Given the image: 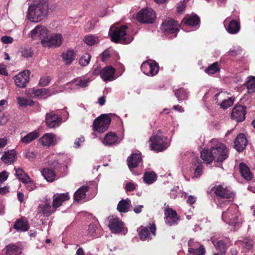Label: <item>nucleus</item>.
<instances>
[{
  "label": "nucleus",
  "instance_id": "31",
  "mask_svg": "<svg viewBox=\"0 0 255 255\" xmlns=\"http://www.w3.org/2000/svg\"><path fill=\"white\" fill-rule=\"evenodd\" d=\"M118 139V137L115 133L110 132L106 135L103 142L105 145H112L117 142Z\"/></svg>",
  "mask_w": 255,
  "mask_h": 255
},
{
  "label": "nucleus",
  "instance_id": "15",
  "mask_svg": "<svg viewBox=\"0 0 255 255\" xmlns=\"http://www.w3.org/2000/svg\"><path fill=\"white\" fill-rule=\"evenodd\" d=\"M30 71H23L14 77V82L16 86L20 88L26 87V84L29 80Z\"/></svg>",
  "mask_w": 255,
  "mask_h": 255
},
{
  "label": "nucleus",
  "instance_id": "58",
  "mask_svg": "<svg viewBox=\"0 0 255 255\" xmlns=\"http://www.w3.org/2000/svg\"><path fill=\"white\" fill-rule=\"evenodd\" d=\"M135 188V185L133 183L128 182L126 184V189L128 191H132Z\"/></svg>",
  "mask_w": 255,
  "mask_h": 255
},
{
  "label": "nucleus",
  "instance_id": "39",
  "mask_svg": "<svg viewBox=\"0 0 255 255\" xmlns=\"http://www.w3.org/2000/svg\"><path fill=\"white\" fill-rule=\"evenodd\" d=\"M212 243L214 246L219 250L220 254L224 255L226 253L227 250L226 244L223 241H219L218 242L215 243V241H212Z\"/></svg>",
  "mask_w": 255,
  "mask_h": 255
},
{
  "label": "nucleus",
  "instance_id": "29",
  "mask_svg": "<svg viewBox=\"0 0 255 255\" xmlns=\"http://www.w3.org/2000/svg\"><path fill=\"white\" fill-rule=\"evenodd\" d=\"M21 138L20 141L24 144H28L34 139L37 138L39 134L36 131H34L27 134L24 136H22V133H21Z\"/></svg>",
  "mask_w": 255,
  "mask_h": 255
},
{
  "label": "nucleus",
  "instance_id": "62",
  "mask_svg": "<svg viewBox=\"0 0 255 255\" xmlns=\"http://www.w3.org/2000/svg\"><path fill=\"white\" fill-rule=\"evenodd\" d=\"M8 118L3 115L0 117V126L5 125L8 121Z\"/></svg>",
  "mask_w": 255,
  "mask_h": 255
},
{
  "label": "nucleus",
  "instance_id": "50",
  "mask_svg": "<svg viewBox=\"0 0 255 255\" xmlns=\"http://www.w3.org/2000/svg\"><path fill=\"white\" fill-rule=\"evenodd\" d=\"M138 235L141 240L144 241L146 240H150L149 237V232L147 228H144L139 232Z\"/></svg>",
  "mask_w": 255,
  "mask_h": 255
},
{
  "label": "nucleus",
  "instance_id": "3",
  "mask_svg": "<svg viewBox=\"0 0 255 255\" xmlns=\"http://www.w3.org/2000/svg\"><path fill=\"white\" fill-rule=\"evenodd\" d=\"M48 10V0H33L29 6L27 16L30 21L38 22L46 17Z\"/></svg>",
  "mask_w": 255,
  "mask_h": 255
},
{
  "label": "nucleus",
  "instance_id": "32",
  "mask_svg": "<svg viewBox=\"0 0 255 255\" xmlns=\"http://www.w3.org/2000/svg\"><path fill=\"white\" fill-rule=\"evenodd\" d=\"M89 189L87 186H82L78 189L74 194L75 200L79 202L86 197V193L88 191Z\"/></svg>",
  "mask_w": 255,
  "mask_h": 255
},
{
  "label": "nucleus",
  "instance_id": "46",
  "mask_svg": "<svg viewBox=\"0 0 255 255\" xmlns=\"http://www.w3.org/2000/svg\"><path fill=\"white\" fill-rule=\"evenodd\" d=\"M17 100L18 104L21 107H26L27 106H32L34 104V102L33 101L24 98L18 97Z\"/></svg>",
  "mask_w": 255,
  "mask_h": 255
},
{
  "label": "nucleus",
  "instance_id": "28",
  "mask_svg": "<svg viewBox=\"0 0 255 255\" xmlns=\"http://www.w3.org/2000/svg\"><path fill=\"white\" fill-rule=\"evenodd\" d=\"M41 173L48 182H52L56 179V175L53 169L49 168H44L42 169Z\"/></svg>",
  "mask_w": 255,
  "mask_h": 255
},
{
  "label": "nucleus",
  "instance_id": "27",
  "mask_svg": "<svg viewBox=\"0 0 255 255\" xmlns=\"http://www.w3.org/2000/svg\"><path fill=\"white\" fill-rule=\"evenodd\" d=\"M16 152L14 150L4 152L1 159L5 163H12L16 160Z\"/></svg>",
  "mask_w": 255,
  "mask_h": 255
},
{
  "label": "nucleus",
  "instance_id": "54",
  "mask_svg": "<svg viewBox=\"0 0 255 255\" xmlns=\"http://www.w3.org/2000/svg\"><path fill=\"white\" fill-rule=\"evenodd\" d=\"M21 53L22 56L25 58L31 57L33 54L30 49L28 48L22 49L21 51Z\"/></svg>",
  "mask_w": 255,
  "mask_h": 255
},
{
  "label": "nucleus",
  "instance_id": "37",
  "mask_svg": "<svg viewBox=\"0 0 255 255\" xmlns=\"http://www.w3.org/2000/svg\"><path fill=\"white\" fill-rule=\"evenodd\" d=\"M33 93L35 96L42 98L50 96V90L48 88L35 89Z\"/></svg>",
  "mask_w": 255,
  "mask_h": 255
},
{
  "label": "nucleus",
  "instance_id": "40",
  "mask_svg": "<svg viewBox=\"0 0 255 255\" xmlns=\"http://www.w3.org/2000/svg\"><path fill=\"white\" fill-rule=\"evenodd\" d=\"M220 68L217 62H214L210 65L205 70V72L208 74H214L219 72Z\"/></svg>",
  "mask_w": 255,
  "mask_h": 255
},
{
  "label": "nucleus",
  "instance_id": "44",
  "mask_svg": "<svg viewBox=\"0 0 255 255\" xmlns=\"http://www.w3.org/2000/svg\"><path fill=\"white\" fill-rule=\"evenodd\" d=\"M246 86L250 93L255 92V78L251 77L246 83Z\"/></svg>",
  "mask_w": 255,
  "mask_h": 255
},
{
  "label": "nucleus",
  "instance_id": "22",
  "mask_svg": "<svg viewBox=\"0 0 255 255\" xmlns=\"http://www.w3.org/2000/svg\"><path fill=\"white\" fill-rule=\"evenodd\" d=\"M69 199L68 193L57 194H54L53 197L52 205L53 208L56 210L57 208L60 207L62 203Z\"/></svg>",
  "mask_w": 255,
  "mask_h": 255
},
{
  "label": "nucleus",
  "instance_id": "10",
  "mask_svg": "<svg viewBox=\"0 0 255 255\" xmlns=\"http://www.w3.org/2000/svg\"><path fill=\"white\" fill-rule=\"evenodd\" d=\"M214 192L217 196L225 199L228 201H232L235 198L234 192L223 185L215 187Z\"/></svg>",
  "mask_w": 255,
  "mask_h": 255
},
{
  "label": "nucleus",
  "instance_id": "35",
  "mask_svg": "<svg viewBox=\"0 0 255 255\" xmlns=\"http://www.w3.org/2000/svg\"><path fill=\"white\" fill-rule=\"evenodd\" d=\"M28 224L26 221H24L22 219L17 221L14 225V228L18 231L25 232L28 229Z\"/></svg>",
  "mask_w": 255,
  "mask_h": 255
},
{
  "label": "nucleus",
  "instance_id": "26",
  "mask_svg": "<svg viewBox=\"0 0 255 255\" xmlns=\"http://www.w3.org/2000/svg\"><path fill=\"white\" fill-rule=\"evenodd\" d=\"M62 59L66 65L70 64L75 59L76 54L74 50L69 49L63 52Z\"/></svg>",
  "mask_w": 255,
  "mask_h": 255
},
{
  "label": "nucleus",
  "instance_id": "41",
  "mask_svg": "<svg viewBox=\"0 0 255 255\" xmlns=\"http://www.w3.org/2000/svg\"><path fill=\"white\" fill-rule=\"evenodd\" d=\"M175 96L177 98L179 102L187 100L188 98L187 93L183 88L178 89L175 92Z\"/></svg>",
  "mask_w": 255,
  "mask_h": 255
},
{
  "label": "nucleus",
  "instance_id": "13",
  "mask_svg": "<svg viewBox=\"0 0 255 255\" xmlns=\"http://www.w3.org/2000/svg\"><path fill=\"white\" fill-rule=\"evenodd\" d=\"M109 223L108 227L113 233H120L124 229L123 222L117 217L109 216L108 218Z\"/></svg>",
  "mask_w": 255,
  "mask_h": 255
},
{
  "label": "nucleus",
  "instance_id": "49",
  "mask_svg": "<svg viewBox=\"0 0 255 255\" xmlns=\"http://www.w3.org/2000/svg\"><path fill=\"white\" fill-rule=\"evenodd\" d=\"M84 41L87 45L92 46L98 42V38L94 35H89L85 37Z\"/></svg>",
  "mask_w": 255,
  "mask_h": 255
},
{
  "label": "nucleus",
  "instance_id": "19",
  "mask_svg": "<svg viewBox=\"0 0 255 255\" xmlns=\"http://www.w3.org/2000/svg\"><path fill=\"white\" fill-rule=\"evenodd\" d=\"M165 222L166 224L171 226L177 223L178 218L175 211L168 209L165 211Z\"/></svg>",
  "mask_w": 255,
  "mask_h": 255
},
{
  "label": "nucleus",
  "instance_id": "25",
  "mask_svg": "<svg viewBox=\"0 0 255 255\" xmlns=\"http://www.w3.org/2000/svg\"><path fill=\"white\" fill-rule=\"evenodd\" d=\"M200 21L199 17L196 15H187L183 19L182 23L185 25L195 26L199 24Z\"/></svg>",
  "mask_w": 255,
  "mask_h": 255
},
{
  "label": "nucleus",
  "instance_id": "9",
  "mask_svg": "<svg viewBox=\"0 0 255 255\" xmlns=\"http://www.w3.org/2000/svg\"><path fill=\"white\" fill-rule=\"evenodd\" d=\"M222 219L227 223L235 225L238 220L237 209L235 207H231L226 211L223 212Z\"/></svg>",
  "mask_w": 255,
  "mask_h": 255
},
{
  "label": "nucleus",
  "instance_id": "6",
  "mask_svg": "<svg viewBox=\"0 0 255 255\" xmlns=\"http://www.w3.org/2000/svg\"><path fill=\"white\" fill-rule=\"evenodd\" d=\"M155 18V12L150 8L142 9L137 14L138 21L143 23H152Z\"/></svg>",
  "mask_w": 255,
  "mask_h": 255
},
{
  "label": "nucleus",
  "instance_id": "20",
  "mask_svg": "<svg viewBox=\"0 0 255 255\" xmlns=\"http://www.w3.org/2000/svg\"><path fill=\"white\" fill-rule=\"evenodd\" d=\"M142 158L140 153H132L128 158L127 163L128 168L131 170L138 166L139 163L141 161Z\"/></svg>",
  "mask_w": 255,
  "mask_h": 255
},
{
  "label": "nucleus",
  "instance_id": "52",
  "mask_svg": "<svg viewBox=\"0 0 255 255\" xmlns=\"http://www.w3.org/2000/svg\"><path fill=\"white\" fill-rule=\"evenodd\" d=\"M242 245L246 249L250 250L253 247V242L251 240L246 239L242 242Z\"/></svg>",
  "mask_w": 255,
  "mask_h": 255
},
{
  "label": "nucleus",
  "instance_id": "51",
  "mask_svg": "<svg viewBox=\"0 0 255 255\" xmlns=\"http://www.w3.org/2000/svg\"><path fill=\"white\" fill-rule=\"evenodd\" d=\"M48 164L52 166L53 170H59L61 168V164L57 160L49 161Z\"/></svg>",
  "mask_w": 255,
  "mask_h": 255
},
{
  "label": "nucleus",
  "instance_id": "48",
  "mask_svg": "<svg viewBox=\"0 0 255 255\" xmlns=\"http://www.w3.org/2000/svg\"><path fill=\"white\" fill-rule=\"evenodd\" d=\"M91 56L88 53H85L79 59V64L82 66H87L90 62Z\"/></svg>",
  "mask_w": 255,
  "mask_h": 255
},
{
  "label": "nucleus",
  "instance_id": "57",
  "mask_svg": "<svg viewBox=\"0 0 255 255\" xmlns=\"http://www.w3.org/2000/svg\"><path fill=\"white\" fill-rule=\"evenodd\" d=\"M1 41L4 44H10L13 42V39L9 36H3L1 38Z\"/></svg>",
  "mask_w": 255,
  "mask_h": 255
},
{
  "label": "nucleus",
  "instance_id": "33",
  "mask_svg": "<svg viewBox=\"0 0 255 255\" xmlns=\"http://www.w3.org/2000/svg\"><path fill=\"white\" fill-rule=\"evenodd\" d=\"M6 255H20L21 254V249L15 245L10 244L5 247Z\"/></svg>",
  "mask_w": 255,
  "mask_h": 255
},
{
  "label": "nucleus",
  "instance_id": "18",
  "mask_svg": "<svg viewBox=\"0 0 255 255\" xmlns=\"http://www.w3.org/2000/svg\"><path fill=\"white\" fill-rule=\"evenodd\" d=\"M115 69L111 66L103 68L100 71L101 77L105 81H112L114 78Z\"/></svg>",
  "mask_w": 255,
  "mask_h": 255
},
{
  "label": "nucleus",
  "instance_id": "8",
  "mask_svg": "<svg viewBox=\"0 0 255 255\" xmlns=\"http://www.w3.org/2000/svg\"><path fill=\"white\" fill-rule=\"evenodd\" d=\"M178 27L179 24L177 21L168 18L162 22L161 29L166 34H175V36H176L179 30Z\"/></svg>",
  "mask_w": 255,
  "mask_h": 255
},
{
  "label": "nucleus",
  "instance_id": "59",
  "mask_svg": "<svg viewBox=\"0 0 255 255\" xmlns=\"http://www.w3.org/2000/svg\"><path fill=\"white\" fill-rule=\"evenodd\" d=\"M8 177L7 173L5 171H2L0 173V183H2V182L5 181Z\"/></svg>",
  "mask_w": 255,
  "mask_h": 255
},
{
  "label": "nucleus",
  "instance_id": "63",
  "mask_svg": "<svg viewBox=\"0 0 255 255\" xmlns=\"http://www.w3.org/2000/svg\"><path fill=\"white\" fill-rule=\"evenodd\" d=\"M27 184V188L28 189L29 191L33 190L35 189V186L34 184H33V181L30 179V181L26 183Z\"/></svg>",
  "mask_w": 255,
  "mask_h": 255
},
{
  "label": "nucleus",
  "instance_id": "47",
  "mask_svg": "<svg viewBox=\"0 0 255 255\" xmlns=\"http://www.w3.org/2000/svg\"><path fill=\"white\" fill-rule=\"evenodd\" d=\"M195 159L198 164L195 170L194 177L198 178L202 173L203 166L198 157H195Z\"/></svg>",
  "mask_w": 255,
  "mask_h": 255
},
{
  "label": "nucleus",
  "instance_id": "11",
  "mask_svg": "<svg viewBox=\"0 0 255 255\" xmlns=\"http://www.w3.org/2000/svg\"><path fill=\"white\" fill-rule=\"evenodd\" d=\"M188 255H205L206 250L204 246L200 243L190 239L188 243Z\"/></svg>",
  "mask_w": 255,
  "mask_h": 255
},
{
  "label": "nucleus",
  "instance_id": "36",
  "mask_svg": "<svg viewBox=\"0 0 255 255\" xmlns=\"http://www.w3.org/2000/svg\"><path fill=\"white\" fill-rule=\"evenodd\" d=\"M15 175L23 183H28L30 181L29 176L20 168L15 169Z\"/></svg>",
  "mask_w": 255,
  "mask_h": 255
},
{
  "label": "nucleus",
  "instance_id": "1",
  "mask_svg": "<svg viewBox=\"0 0 255 255\" xmlns=\"http://www.w3.org/2000/svg\"><path fill=\"white\" fill-rule=\"evenodd\" d=\"M229 155L227 147L222 143L218 142L211 147L210 150L203 149L201 152V158L206 163H210L213 160L222 162Z\"/></svg>",
  "mask_w": 255,
  "mask_h": 255
},
{
  "label": "nucleus",
  "instance_id": "24",
  "mask_svg": "<svg viewBox=\"0 0 255 255\" xmlns=\"http://www.w3.org/2000/svg\"><path fill=\"white\" fill-rule=\"evenodd\" d=\"M240 172L243 178L247 181H250L253 178V175L248 166L244 163H241L239 165Z\"/></svg>",
  "mask_w": 255,
  "mask_h": 255
},
{
  "label": "nucleus",
  "instance_id": "38",
  "mask_svg": "<svg viewBox=\"0 0 255 255\" xmlns=\"http://www.w3.org/2000/svg\"><path fill=\"white\" fill-rule=\"evenodd\" d=\"M143 179L146 183L150 184L156 180V175L153 172H146L144 173Z\"/></svg>",
  "mask_w": 255,
  "mask_h": 255
},
{
  "label": "nucleus",
  "instance_id": "34",
  "mask_svg": "<svg viewBox=\"0 0 255 255\" xmlns=\"http://www.w3.org/2000/svg\"><path fill=\"white\" fill-rule=\"evenodd\" d=\"M54 134L52 133H46L40 138V141L43 145L49 146L52 145L54 141Z\"/></svg>",
  "mask_w": 255,
  "mask_h": 255
},
{
  "label": "nucleus",
  "instance_id": "12",
  "mask_svg": "<svg viewBox=\"0 0 255 255\" xmlns=\"http://www.w3.org/2000/svg\"><path fill=\"white\" fill-rule=\"evenodd\" d=\"M140 69L144 74L151 76L156 75L159 71L158 64L153 61L143 62L140 66Z\"/></svg>",
  "mask_w": 255,
  "mask_h": 255
},
{
  "label": "nucleus",
  "instance_id": "61",
  "mask_svg": "<svg viewBox=\"0 0 255 255\" xmlns=\"http://www.w3.org/2000/svg\"><path fill=\"white\" fill-rule=\"evenodd\" d=\"M26 157L29 160H32L35 158V154L32 151H28L26 154Z\"/></svg>",
  "mask_w": 255,
  "mask_h": 255
},
{
  "label": "nucleus",
  "instance_id": "16",
  "mask_svg": "<svg viewBox=\"0 0 255 255\" xmlns=\"http://www.w3.org/2000/svg\"><path fill=\"white\" fill-rule=\"evenodd\" d=\"M45 122L46 125L50 128H54L59 126L61 122V117L55 114L53 112L46 114Z\"/></svg>",
  "mask_w": 255,
  "mask_h": 255
},
{
  "label": "nucleus",
  "instance_id": "5",
  "mask_svg": "<svg viewBox=\"0 0 255 255\" xmlns=\"http://www.w3.org/2000/svg\"><path fill=\"white\" fill-rule=\"evenodd\" d=\"M110 117L106 114H103L96 119L93 122V128L99 132L106 131L111 123Z\"/></svg>",
  "mask_w": 255,
  "mask_h": 255
},
{
  "label": "nucleus",
  "instance_id": "55",
  "mask_svg": "<svg viewBox=\"0 0 255 255\" xmlns=\"http://www.w3.org/2000/svg\"><path fill=\"white\" fill-rule=\"evenodd\" d=\"M97 229V227L96 225L94 224H90L88 230V234L91 236H94Z\"/></svg>",
  "mask_w": 255,
  "mask_h": 255
},
{
  "label": "nucleus",
  "instance_id": "4",
  "mask_svg": "<svg viewBox=\"0 0 255 255\" xmlns=\"http://www.w3.org/2000/svg\"><path fill=\"white\" fill-rule=\"evenodd\" d=\"M127 26L126 25L116 27L114 30L112 29V27H111L109 34L111 35L112 41L116 43L121 42L125 44L130 42L132 41V39L127 40L125 38L127 34Z\"/></svg>",
  "mask_w": 255,
  "mask_h": 255
},
{
  "label": "nucleus",
  "instance_id": "43",
  "mask_svg": "<svg viewBox=\"0 0 255 255\" xmlns=\"http://www.w3.org/2000/svg\"><path fill=\"white\" fill-rule=\"evenodd\" d=\"M234 102V98L232 97H230L227 99L225 100L222 101L218 105H219L223 109H227L229 107L232 106Z\"/></svg>",
  "mask_w": 255,
  "mask_h": 255
},
{
  "label": "nucleus",
  "instance_id": "60",
  "mask_svg": "<svg viewBox=\"0 0 255 255\" xmlns=\"http://www.w3.org/2000/svg\"><path fill=\"white\" fill-rule=\"evenodd\" d=\"M196 201V197L194 196H192V195H190L189 196H188V198H187V202L190 205H192Z\"/></svg>",
  "mask_w": 255,
  "mask_h": 255
},
{
  "label": "nucleus",
  "instance_id": "30",
  "mask_svg": "<svg viewBox=\"0 0 255 255\" xmlns=\"http://www.w3.org/2000/svg\"><path fill=\"white\" fill-rule=\"evenodd\" d=\"M130 201L128 199H122L121 200L118 205L117 210L121 213H127L129 210Z\"/></svg>",
  "mask_w": 255,
  "mask_h": 255
},
{
  "label": "nucleus",
  "instance_id": "45",
  "mask_svg": "<svg viewBox=\"0 0 255 255\" xmlns=\"http://www.w3.org/2000/svg\"><path fill=\"white\" fill-rule=\"evenodd\" d=\"M90 81V79H75L72 81V83H76V85L79 86L81 88H85L88 86Z\"/></svg>",
  "mask_w": 255,
  "mask_h": 255
},
{
  "label": "nucleus",
  "instance_id": "17",
  "mask_svg": "<svg viewBox=\"0 0 255 255\" xmlns=\"http://www.w3.org/2000/svg\"><path fill=\"white\" fill-rule=\"evenodd\" d=\"M224 24L226 29L230 34H236L240 29V23L236 20H232L228 22V18H227L225 20Z\"/></svg>",
  "mask_w": 255,
  "mask_h": 255
},
{
  "label": "nucleus",
  "instance_id": "23",
  "mask_svg": "<svg viewBox=\"0 0 255 255\" xmlns=\"http://www.w3.org/2000/svg\"><path fill=\"white\" fill-rule=\"evenodd\" d=\"M49 201L46 200L44 205L38 206L39 212L46 217L50 216L52 213L56 211L55 209L53 208V205H50Z\"/></svg>",
  "mask_w": 255,
  "mask_h": 255
},
{
  "label": "nucleus",
  "instance_id": "2",
  "mask_svg": "<svg viewBox=\"0 0 255 255\" xmlns=\"http://www.w3.org/2000/svg\"><path fill=\"white\" fill-rule=\"evenodd\" d=\"M48 32L47 29L44 26L39 25L31 30V36L33 39L39 37L41 44L45 47L59 46L62 41V35L55 34L49 36Z\"/></svg>",
  "mask_w": 255,
  "mask_h": 255
},
{
  "label": "nucleus",
  "instance_id": "53",
  "mask_svg": "<svg viewBox=\"0 0 255 255\" xmlns=\"http://www.w3.org/2000/svg\"><path fill=\"white\" fill-rule=\"evenodd\" d=\"M51 78L49 77H44L40 78L39 85L42 86H47L50 82Z\"/></svg>",
  "mask_w": 255,
  "mask_h": 255
},
{
  "label": "nucleus",
  "instance_id": "56",
  "mask_svg": "<svg viewBox=\"0 0 255 255\" xmlns=\"http://www.w3.org/2000/svg\"><path fill=\"white\" fill-rule=\"evenodd\" d=\"M85 138L83 136H81L79 138H76L74 143V147L76 148L80 147L81 143L84 142Z\"/></svg>",
  "mask_w": 255,
  "mask_h": 255
},
{
  "label": "nucleus",
  "instance_id": "7",
  "mask_svg": "<svg viewBox=\"0 0 255 255\" xmlns=\"http://www.w3.org/2000/svg\"><path fill=\"white\" fill-rule=\"evenodd\" d=\"M149 142L150 149L157 152L163 151L168 146L167 142L158 135L151 136L149 138Z\"/></svg>",
  "mask_w": 255,
  "mask_h": 255
},
{
  "label": "nucleus",
  "instance_id": "42",
  "mask_svg": "<svg viewBox=\"0 0 255 255\" xmlns=\"http://www.w3.org/2000/svg\"><path fill=\"white\" fill-rule=\"evenodd\" d=\"M229 93L226 92H220L217 93L215 95V100L216 101V103L219 104L222 101L226 100V98H228Z\"/></svg>",
  "mask_w": 255,
  "mask_h": 255
},
{
  "label": "nucleus",
  "instance_id": "14",
  "mask_svg": "<svg viewBox=\"0 0 255 255\" xmlns=\"http://www.w3.org/2000/svg\"><path fill=\"white\" fill-rule=\"evenodd\" d=\"M246 114V107L242 105L236 106L232 110L231 117L237 122H242L245 119Z\"/></svg>",
  "mask_w": 255,
  "mask_h": 255
},
{
  "label": "nucleus",
  "instance_id": "64",
  "mask_svg": "<svg viewBox=\"0 0 255 255\" xmlns=\"http://www.w3.org/2000/svg\"><path fill=\"white\" fill-rule=\"evenodd\" d=\"M241 51V50L240 48L238 49H230L229 52L232 56H236L238 54H239Z\"/></svg>",
  "mask_w": 255,
  "mask_h": 255
},
{
  "label": "nucleus",
  "instance_id": "21",
  "mask_svg": "<svg viewBox=\"0 0 255 255\" xmlns=\"http://www.w3.org/2000/svg\"><path fill=\"white\" fill-rule=\"evenodd\" d=\"M247 142L245 135L244 133H240L235 140V147L238 151H242L246 147Z\"/></svg>",
  "mask_w": 255,
  "mask_h": 255
}]
</instances>
